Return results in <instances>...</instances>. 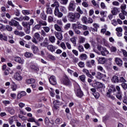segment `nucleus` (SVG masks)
<instances>
[{
    "label": "nucleus",
    "instance_id": "obj_10",
    "mask_svg": "<svg viewBox=\"0 0 127 127\" xmlns=\"http://www.w3.org/2000/svg\"><path fill=\"white\" fill-rule=\"evenodd\" d=\"M75 94L77 96V97H78V98H82L83 96L84 95V93L82 91H81V89L80 88H78L76 91H75Z\"/></svg>",
    "mask_w": 127,
    "mask_h": 127
},
{
    "label": "nucleus",
    "instance_id": "obj_61",
    "mask_svg": "<svg viewBox=\"0 0 127 127\" xmlns=\"http://www.w3.org/2000/svg\"><path fill=\"white\" fill-rule=\"evenodd\" d=\"M61 47L64 49V50H65L66 49V45L64 43V42H62L61 44Z\"/></svg>",
    "mask_w": 127,
    "mask_h": 127
},
{
    "label": "nucleus",
    "instance_id": "obj_40",
    "mask_svg": "<svg viewBox=\"0 0 127 127\" xmlns=\"http://www.w3.org/2000/svg\"><path fill=\"white\" fill-rule=\"evenodd\" d=\"M22 13L24 15H28V14H30V11L28 10H23Z\"/></svg>",
    "mask_w": 127,
    "mask_h": 127
},
{
    "label": "nucleus",
    "instance_id": "obj_25",
    "mask_svg": "<svg viewBox=\"0 0 127 127\" xmlns=\"http://www.w3.org/2000/svg\"><path fill=\"white\" fill-rule=\"evenodd\" d=\"M14 61L15 62H17L18 63H19V64H22L23 63V61L21 60V58L19 57H16L14 59Z\"/></svg>",
    "mask_w": 127,
    "mask_h": 127
},
{
    "label": "nucleus",
    "instance_id": "obj_2",
    "mask_svg": "<svg viewBox=\"0 0 127 127\" xmlns=\"http://www.w3.org/2000/svg\"><path fill=\"white\" fill-rule=\"evenodd\" d=\"M54 4H55V5L56 6L54 10L55 15L59 18L62 17L63 16V13L60 12V10H59V7L60 6V5H59V2L56 0L54 2Z\"/></svg>",
    "mask_w": 127,
    "mask_h": 127
},
{
    "label": "nucleus",
    "instance_id": "obj_63",
    "mask_svg": "<svg viewBox=\"0 0 127 127\" xmlns=\"http://www.w3.org/2000/svg\"><path fill=\"white\" fill-rule=\"evenodd\" d=\"M122 52H123V55L125 57H127V51L122 49L121 50Z\"/></svg>",
    "mask_w": 127,
    "mask_h": 127
},
{
    "label": "nucleus",
    "instance_id": "obj_32",
    "mask_svg": "<svg viewBox=\"0 0 127 127\" xmlns=\"http://www.w3.org/2000/svg\"><path fill=\"white\" fill-rule=\"evenodd\" d=\"M79 78L81 81V82H83V83H85L86 82V75H82L79 76Z\"/></svg>",
    "mask_w": 127,
    "mask_h": 127
},
{
    "label": "nucleus",
    "instance_id": "obj_59",
    "mask_svg": "<svg viewBox=\"0 0 127 127\" xmlns=\"http://www.w3.org/2000/svg\"><path fill=\"white\" fill-rule=\"evenodd\" d=\"M86 65L88 68H92V64H91V62L90 61H87L86 63Z\"/></svg>",
    "mask_w": 127,
    "mask_h": 127
},
{
    "label": "nucleus",
    "instance_id": "obj_19",
    "mask_svg": "<svg viewBox=\"0 0 127 127\" xmlns=\"http://www.w3.org/2000/svg\"><path fill=\"white\" fill-rule=\"evenodd\" d=\"M55 29L59 32H63L62 28L57 24H55L54 25Z\"/></svg>",
    "mask_w": 127,
    "mask_h": 127
},
{
    "label": "nucleus",
    "instance_id": "obj_53",
    "mask_svg": "<svg viewBox=\"0 0 127 127\" xmlns=\"http://www.w3.org/2000/svg\"><path fill=\"white\" fill-rule=\"evenodd\" d=\"M6 29L8 31H12V27L8 25H6Z\"/></svg>",
    "mask_w": 127,
    "mask_h": 127
},
{
    "label": "nucleus",
    "instance_id": "obj_28",
    "mask_svg": "<svg viewBox=\"0 0 127 127\" xmlns=\"http://www.w3.org/2000/svg\"><path fill=\"white\" fill-rule=\"evenodd\" d=\"M59 7L60 11H62L64 13H67V9L66 8V7L64 6H60Z\"/></svg>",
    "mask_w": 127,
    "mask_h": 127
},
{
    "label": "nucleus",
    "instance_id": "obj_8",
    "mask_svg": "<svg viewBox=\"0 0 127 127\" xmlns=\"http://www.w3.org/2000/svg\"><path fill=\"white\" fill-rule=\"evenodd\" d=\"M92 87L95 88L96 89H99V88H103V84L100 82H95L93 84L90 83Z\"/></svg>",
    "mask_w": 127,
    "mask_h": 127
},
{
    "label": "nucleus",
    "instance_id": "obj_42",
    "mask_svg": "<svg viewBox=\"0 0 127 127\" xmlns=\"http://www.w3.org/2000/svg\"><path fill=\"white\" fill-rule=\"evenodd\" d=\"M47 13L48 14H52L53 11H52V8L48 7L47 8Z\"/></svg>",
    "mask_w": 127,
    "mask_h": 127
},
{
    "label": "nucleus",
    "instance_id": "obj_6",
    "mask_svg": "<svg viewBox=\"0 0 127 127\" xmlns=\"http://www.w3.org/2000/svg\"><path fill=\"white\" fill-rule=\"evenodd\" d=\"M44 30H41V35L45 37V36H48L47 33H48L50 31V28L48 26H45L43 27Z\"/></svg>",
    "mask_w": 127,
    "mask_h": 127
},
{
    "label": "nucleus",
    "instance_id": "obj_14",
    "mask_svg": "<svg viewBox=\"0 0 127 127\" xmlns=\"http://www.w3.org/2000/svg\"><path fill=\"white\" fill-rule=\"evenodd\" d=\"M106 77H107L106 74H102L100 72H97L96 75V78L99 79V80L103 79V78H106Z\"/></svg>",
    "mask_w": 127,
    "mask_h": 127
},
{
    "label": "nucleus",
    "instance_id": "obj_45",
    "mask_svg": "<svg viewBox=\"0 0 127 127\" xmlns=\"http://www.w3.org/2000/svg\"><path fill=\"white\" fill-rule=\"evenodd\" d=\"M48 58L49 59H50L51 60H52L53 61H54L56 59L55 58V57L54 56H53L52 55H49L48 56Z\"/></svg>",
    "mask_w": 127,
    "mask_h": 127
},
{
    "label": "nucleus",
    "instance_id": "obj_7",
    "mask_svg": "<svg viewBox=\"0 0 127 127\" xmlns=\"http://www.w3.org/2000/svg\"><path fill=\"white\" fill-rule=\"evenodd\" d=\"M34 23V20L31 19L29 22H22V25L24 28H28L30 27V26L32 25Z\"/></svg>",
    "mask_w": 127,
    "mask_h": 127
},
{
    "label": "nucleus",
    "instance_id": "obj_54",
    "mask_svg": "<svg viewBox=\"0 0 127 127\" xmlns=\"http://www.w3.org/2000/svg\"><path fill=\"white\" fill-rule=\"evenodd\" d=\"M70 27H71V24L70 23H67L66 24L65 26H64V29L65 30H68V29H69V28H70Z\"/></svg>",
    "mask_w": 127,
    "mask_h": 127
},
{
    "label": "nucleus",
    "instance_id": "obj_49",
    "mask_svg": "<svg viewBox=\"0 0 127 127\" xmlns=\"http://www.w3.org/2000/svg\"><path fill=\"white\" fill-rule=\"evenodd\" d=\"M86 40V38H84V37H80L79 38V43H84Z\"/></svg>",
    "mask_w": 127,
    "mask_h": 127
},
{
    "label": "nucleus",
    "instance_id": "obj_5",
    "mask_svg": "<svg viewBox=\"0 0 127 127\" xmlns=\"http://www.w3.org/2000/svg\"><path fill=\"white\" fill-rule=\"evenodd\" d=\"M67 9L69 11H75L76 9V3H75L74 0H71L69 2Z\"/></svg>",
    "mask_w": 127,
    "mask_h": 127
},
{
    "label": "nucleus",
    "instance_id": "obj_22",
    "mask_svg": "<svg viewBox=\"0 0 127 127\" xmlns=\"http://www.w3.org/2000/svg\"><path fill=\"white\" fill-rule=\"evenodd\" d=\"M72 28L76 34L80 35L81 34V31L76 28V24H72Z\"/></svg>",
    "mask_w": 127,
    "mask_h": 127
},
{
    "label": "nucleus",
    "instance_id": "obj_36",
    "mask_svg": "<svg viewBox=\"0 0 127 127\" xmlns=\"http://www.w3.org/2000/svg\"><path fill=\"white\" fill-rule=\"evenodd\" d=\"M40 45L42 47H47L48 46V42L44 41V42L40 44Z\"/></svg>",
    "mask_w": 127,
    "mask_h": 127
},
{
    "label": "nucleus",
    "instance_id": "obj_47",
    "mask_svg": "<svg viewBox=\"0 0 127 127\" xmlns=\"http://www.w3.org/2000/svg\"><path fill=\"white\" fill-rule=\"evenodd\" d=\"M78 65L80 68H84L85 67V64L83 62H79Z\"/></svg>",
    "mask_w": 127,
    "mask_h": 127
},
{
    "label": "nucleus",
    "instance_id": "obj_16",
    "mask_svg": "<svg viewBox=\"0 0 127 127\" xmlns=\"http://www.w3.org/2000/svg\"><path fill=\"white\" fill-rule=\"evenodd\" d=\"M19 23L15 21V20H11L10 21H9V25L11 26H18Z\"/></svg>",
    "mask_w": 127,
    "mask_h": 127
},
{
    "label": "nucleus",
    "instance_id": "obj_26",
    "mask_svg": "<svg viewBox=\"0 0 127 127\" xmlns=\"http://www.w3.org/2000/svg\"><path fill=\"white\" fill-rule=\"evenodd\" d=\"M7 111L8 112V113H9L10 115H14L15 113L14 109L11 107H7Z\"/></svg>",
    "mask_w": 127,
    "mask_h": 127
},
{
    "label": "nucleus",
    "instance_id": "obj_34",
    "mask_svg": "<svg viewBox=\"0 0 127 127\" xmlns=\"http://www.w3.org/2000/svg\"><path fill=\"white\" fill-rule=\"evenodd\" d=\"M70 41L72 42V44H73V46H74V47L77 46V43H76V38L72 37L70 38Z\"/></svg>",
    "mask_w": 127,
    "mask_h": 127
},
{
    "label": "nucleus",
    "instance_id": "obj_60",
    "mask_svg": "<svg viewBox=\"0 0 127 127\" xmlns=\"http://www.w3.org/2000/svg\"><path fill=\"white\" fill-rule=\"evenodd\" d=\"M41 28V26L40 25L39 23L38 24L34 26V28H35V29H37V30H39Z\"/></svg>",
    "mask_w": 127,
    "mask_h": 127
},
{
    "label": "nucleus",
    "instance_id": "obj_39",
    "mask_svg": "<svg viewBox=\"0 0 127 127\" xmlns=\"http://www.w3.org/2000/svg\"><path fill=\"white\" fill-rule=\"evenodd\" d=\"M31 69L34 71H39V68L35 66V65H31Z\"/></svg>",
    "mask_w": 127,
    "mask_h": 127
},
{
    "label": "nucleus",
    "instance_id": "obj_11",
    "mask_svg": "<svg viewBox=\"0 0 127 127\" xmlns=\"http://www.w3.org/2000/svg\"><path fill=\"white\" fill-rule=\"evenodd\" d=\"M83 73H84L87 76V77H89V78H90V79H94V76H92V74H90V72H89V70L84 68L82 70Z\"/></svg>",
    "mask_w": 127,
    "mask_h": 127
},
{
    "label": "nucleus",
    "instance_id": "obj_13",
    "mask_svg": "<svg viewBox=\"0 0 127 127\" xmlns=\"http://www.w3.org/2000/svg\"><path fill=\"white\" fill-rule=\"evenodd\" d=\"M109 51L107 50V48L104 47L102 48V50L101 51V54L102 56H107V55H109Z\"/></svg>",
    "mask_w": 127,
    "mask_h": 127
},
{
    "label": "nucleus",
    "instance_id": "obj_35",
    "mask_svg": "<svg viewBox=\"0 0 127 127\" xmlns=\"http://www.w3.org/2000/svg\"><path fill=\"white\" fill-rule=\"evenodd\" d=\"M0 40H3V41H7V36H5V34H2V36L0 37Z\"/></svg>",
    "mask_w": 127,
    "mask_h": 127
},
{
    "label": "nucleus",
    "instance_id": "obj_24",
    "mask_svg": "<svg viewBox=\"0 0 127 127\" xmlns=\"http://www.w3.org/2000/svg\"><path fill=\"white\" fill-rule=\"evenodd\" d=\"M55 36L59 40H62L63 39V36H62V33L59 32H56L55 33Z\"/></svg>",
    "mask_w": 127,
    "mask_h": 127
},
{
    "label": "nucleus",
    "instance_id": "obj_58",
    "mask_svg": "<svg viewBox=\"0 0 127 127\" xmlns=\"http://www.w3.org/2000/svg\"><path fill=\"white\" fill-rule=\"evenodd\" d=\"M24 31H25V33H26V34H29V33H30V27L25 28Z\"/></svg>",
    "mask_w": 127,
    "mask_h": 127
},
{
    "label": "nucleus",
    "instance_id": "obj_29",
    "mask_svg": "<svg viewBox=\"0 0 127 127\" xmlns=\"http://www.w3.org/2000/svg\"><path fill=\"white\" fill-rule=\"evenodd\" d=\"M79 58L81 60H86L88 58V57L86 54H82L80 55Z\"/></svg>",
    "mask_w": 127,
    "mask_h": 127
},
{
    "label": "nucleus",
    "instance_id": "obj_55",
    "mask_svg": "<svg viewBox=\"0 0 127 127\" xmlns=\"http://www.w3.org/2000/svg\"><path fill=\"white\" fill-rule=\"evenodd\" d=\"M28 122H30V123H35V119H34V118L32 117L31 118H29L27 120Z\"/></svg>",
    "mask_w": 127,
    "mask_h": 127
},
{
    "label": "nucleus",
    "instance_id": "obj_18",
    "mask_svg": "<svg viewBox=\"0 0 127 127\" xmlns=\"http://www.w3.org/2000/svg\"><path fill=\"white\" fill-rule=\"evenodd\" d=\"M111 81L113 83H119V76L117 75H114L111 78Z\"/></svg>",
    "mask_w": 127,
    "mask_h": 127
},
{
    "label": "nucleus",
    "instance_id": "obj_17",
    "mask_svg": "<svg viewBox=\"0 0 127 127\" xmlns=\"http://www.w3.org/2000/svg\"><path fill=\"white\" fill-rule=\"evenodd\" d=\"M14 34L15 35H18V36H20V37H22V36H24L25 34L22 31H18L17 30H15L14 31Z\"/></svg>",
    "mask_w": 127,
    "mask_h": 127
},
{
    "label": "nucleus",
    "instance_id": "obj_51",
    "mask_svg": "<svg viewBox=\"0 0 127 127\" xmlns=\"http://www.w3.org/2000/svg\"><path fill=\"white\" fill-rule=\"evenodd\" d=\"M88 19H87L86 17L83 16L81 18V20L83 23H85V24H87V21Z\"/></svg>",
    "mask_w": 127,
    "mask_h": 127
},
{
    "label": "nucleus",
    "instance_id": "obj_15",
    "mask_svg": "<svg viewBox=\"0 0 127 127\" xmlns=\"http://www.w3.org/2000/svg\"><path fill=\"white\" fill-rule=\"evenodd\" d=\"M14 78L15 80H17V81H21V80H22V76H21L18 72H16L14 74Z\"/></svg>",
    "mask_w": 127,
    "mask_h": 127
},
{
    "label": "nucleus",
    "instance_id": "obj_20",
    "mask_svg": "<svg viewBox=\"0 0 127 127\" xmlns=\"http://www.w3.org/2000/svg\"><path fill=\"white\" fill-rule=\"evenodd\" d=\"M111 12L113 15H117L120 11H119V8L118 7H114L111 11Z\"/></svg>",
    "mask_w": 127,
    "mask_h": 127
},
{
    "label": "nucleus",
    "instance_id": "obj_33",
    "mask_svg": "<svg viewBox=\"0 0 127 127\" xmlns=\"http://www.w3.org/2000/svg\"><path fill=\"white\" fill-rule=\"evenodd\" d=\"M119 83H127V80L124 76H121L119 78Z\"/></svg>",
    "mask_w": 127,
    "mask_h": 127
},
{
    "label": "nucleus",
    "instance_id": "obj_41",
    "mask_svg": "<svg viewBox=\"0 0 127 127\" xmlns=\"http://www.w3.org/2000/svg\"><path fill=\"white\" fill-rule=\"evenodd\" d=\"M116 97L118 100L122 101L123 99V96H122V92H118V94L116 95Z\"/></svg>",
    "mask_w": 127,
    "mask_h": 127
},
{
    "label": "nucleus",
    "instance_id": "obj_31",
    "mask_svg": "<svg viewBox=\"0 0 127 127\" xmlns=\"http://www.w3.org/2000/svg\"><path fill=\"white\" fill-rule=\"evenodd\" d=\"M39 23L40 24L41 26H46L47 25V22L43 20L39 21Z\"/></svg>",
    "mask_w": 127,
    "mask_h": 127
},
{
    "label": "nucleus",
    "instance_id": "obj_23",
    "mask_svg": "<svg viewBox=\"0 0 127 127\" xmlns=\"http://www.w3.org/2000/svg\"><path fill=\"white\" fill-rule=\"evenodd\" d=\"M47 49L49 51H51V52H55V47H54L52 45H49L47 46Z\"/></svg>",
    "mask_w": 127,
    "mask_h": 127
},
{
    "label": "nucleus",
    "instance_id": "obj_48",
    "mask_svg": "<svg viewBox=\"0 0 127 127\" xmlns=\"http://www.w3.org/2000/svg\"><path fill=\"white\" fill-rule=\"evenodd\" d=\"M121 86L124 90H127V83L124 82L121 84Z\"/></svg>",
    "mask_w": 127,
    "mask_h": 127
},
{
    "label": "nucleus",
    "instance_id": "obj_27",
    "mask_svg": "<svg viewBox=\"0 0 127 127\" xmlns=\"http://www.w3.org/2000/svg\"><path fill=\"white\" fill-rule=\"evenodd\" d=\"M31 48H32V51H33L35 54H36V53H37V52H38V51H39V50L38 49V48L36 47V46L35 45H32L31 46Z\"/></svg>",
    "mask_w": 127,
    "mask_h": 127
},
{
    "label": "nucleus",
    "instance_id": "obj_46",
    "mask_svg": "<svg viewBox=\"0 0 127 127\" xmlns=\"http://www.w3.org/2000/svg\"><path fill=\"white\" fill-rule=\"evenodd\" d=\"M93 96H94L95 99H99L100 98V93L99 92H94L93 93Z\"/></svg>",
    "mask_w": 127,
    "mask_h": 127
},
{
    "label": "nucleus",
    "instance_id": "obj_1",
    "mask_svg": "<svg viewBox=\"0 0 127 127\" xmlns=\"http://www.w3.org/2000/svg\"><path fill=\"white\" fill-rule=\"evenodd\" d=\"M80 16L81 15L79 13L69 12L67 15L68 20L71 22H76L80 19Z\"/></svg>",
    "mask_w": 127,
    "mask_h": 127
},
{
    "label": "nucleus",
    "instance_id": "obj_38",
    "mask_svg": "<svg viewBox=\"0 0 127 127\" xmlns=\"http://www.w3.org/2000/svg\"><path fill=\"white\" fill-rule=\"evenodd\" d=\"M41 18L43 20H46L47 18V16L46 15V14H45L44 12H42L41 13Z\"/></svg>",
    "mask_w": 127,
    "mask_h": 127
},
{
    "label": "nucleus",
    "instance_id": "obj_21",
    "mask_svg": "<svg viewBox=\"0 0 127 127\" xmlns=\"http://www.w3.org/2000/svg\"><path fill=\"white\" fill-rule=\"evenodd\" d=\"M115 62L118 66H122L123 65V61L119 58L115 59Z\"/></svg>",
    "mask_w": 127,
    "mask_h": 127
},
{
    "label": "nucleus",
    "instance_id": "obj_3",
    "mask_svg": "<svg viewBox=\"0 0 127 127\" xmlns=\"http://www.w3.org/2000/svg\"><path fill=\"white\" fill-rule=\"evenodd\" d=\"M38 40H39V41H41V40H42V39L40 37V34L38 32H36L34 34L33 38L32 39V42H33V43H35V44H38Z\"/></svg>",
    "mask_w": 127,
    "mask_h": 127
},
{
    "label": "nucleus",
    "instance_id": "obj_30",
    "mask_svg": "<svg viewBox=\"0 0 127 127\" xmlns=\"http://www.w3.org/2000/svg\"><path fill=\"white\" fill-rule=\"evenodd\" d=\"M26 82L27 84H34V83L35 82V79L33 78L27 79L26 80Z\"/></svg>",
    "mask_w": 127,
    "mask_h": 127
},
{
    "label": "nucleus",
    "instance_id": "obj_64",
    "mask_svg": "<svg viewBox=\"0 0 127 127\" xmlns=\"http://www.w3.org/2000/svg\"><path fill=\"white\" fill-rule=\"evenodd\" d=\"M84 46L85 49H90V47H91V46H90V44L89 43H86L85 44H84Z\"/></svg>",
    "mask_w": 127,
    "mask_h": 127
},
{
    "label": "nucleus",
    "instance_id": "obj_56",
    "mask_svg": "<svg viewBox=\"0 0 127 127\" xmlns=\"http://www.w3.org/2000/svg\"><path fill=\"white\" fill-rule=\"evenodd\" d=\"M111 52H117V48L116 47L112 46L110 48Z\"/></svg>",
    "mask_w": 127,
    "mask_h": 127
},
{
    "label": "nucleus",
    "instance_id": "obj_57",
    "mask_svg": "<svg viewBox=\"0 0 127 127\" xmlns=\"http://www.w3.org/2000/svg\"><path fill=\"white\" fill-rule=\"evenodd\" d=\"M119 17H120V18H121V19H122V20H124V19H126V17L124 15V14L122 13H120L119 14Z\"/></svg>",
    "mask_w": 127,
    "mask_h": 127
},
{
    "label": "nucleus",
    "instance_id": "obj_9",
    "mask_svg": "<svg viewBox=\"0 0 127 127\" xmlns=\"http://www.w3.org/2000/svg\"><path fill=\"white\" fill-rule=\"evenodd\" d=\"M49 82L51 85H56L57 84L56 77L54 75L51 76L49 78Z\"/></svg>",
    "mask_w": 127,
    "mask_h": 127
},
{
    "label": "nucleus",
    "instance_id": "obj_4",
    "mask_svg": "<svg viewBox=\"0 0 127 127\" xmlns=\"http://www.w3.org/2000/svg\"><path fill=\"white\" fill-rule=\"evenodd\" d=\"M61 82L62 84L65 85V86H68V87H70L72 85L71 81H70V79H69L67 76H64L61 80Z\"/></svg>",
    "mask_w": 127,
    "mask_h": 127
},
{
    "label": "nucleus",
    "instance_id": "obj_12",
    "mask_svg": "<svg viewBox=\"0 0 127 127\" xmlns=\"http://www.w3.org/2000/svg\"><path fill=\"white\" fill-rule=\"evenodd\" d=\"M97 60L99 64H105L107 62L105 58L97 57Z\"/></svg>",
    "mask_w": 127,
    "mask_h": 127
},
{
    "label": "nucleus",
    "instance_id": "obj_50",
    "mask_svg": "<svg viewBox=\"0 0 127 127\" xmlns=\"http://www.w3.org/2000/svg\"><path fill=\"white\" fill-rule=\"evenodd\" d=\"M54 20V18H53V17L51 16H49L48 17V22H53Z\"/></svg>",
    "mask_w": 127,
    "mask_h": 127
},
{
    "label": "nucleus",
    "instance_id": "obj_62",
    "mask_svg": "<svg viewBox=\"0 0 127 127\" xmlns=\"http://www.w3.org/2000/svg\"><path fill=\"white\" fill-rule=\"evenodd\" d=\"M116 31H117V32H123V28L119 27H117L116 29Z\"/></svg>",
    "mask_w": 127,
    "mask_h": 127
},
{
    "label": "nucleus",
    "instance_id": "obj_37",
    "mask_svg": "<svg viewBox=\"0 0 127 127\" xmlns=\"http://www.w3.org/2000/svg\"><path fill=\"white\" fill-rule=\"evenodd\" d=\"M24 56L27 58H29L30 57H32V56H33V54L29 52H26L24 54Z\"/></svg>",
    "mask_w": 127,
    "mask_h": 127
},
{
    "label": "nucleus",
    "instance_id": "obj_44",
    "mask_svg": "<svg viewBox=\"0 0 127 127\" xmlns=\"http://www.w3.org/2000/svg\"><path fill=\"white\" fill-rule=\"evenodd\" d=\"M60 3L64 5H66L68 3V0H60Z\"/></svg>",
    "mask_w": 127,
    "mask_h": 127
},
{
    "label": "nucleus",
    "instance_id": "obj_43",
    "mask_svg": "<svg viewBox=\"0 0 127 127\" xmlns=\"http://www.w3.org/2000/svg\"><path fill=\"white\" fill-rule=\"evenodd\" d=\"M77 48L79 52H84V47L82 45H79Z\"/></svg>",
    "mask_w": 127,
    "mask_h": 127
},
{
    "label": "nucleus",
    "instance_id": "obj_52",
    "mask_svg": "<svg viewBox=\"0 0 127 127\" xmlns=\"http://www.w3.org/2000/svg\"><path fill=\"white\" fill-rule=\"evenodd\" d=\"M49 40L52 42V43H54L55 42V37L52 36L49 38Z\"/></svg>",
    "mask_w": 127,
    "mask_h": 127
}]
</instances>
